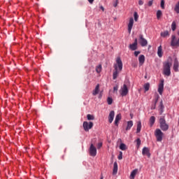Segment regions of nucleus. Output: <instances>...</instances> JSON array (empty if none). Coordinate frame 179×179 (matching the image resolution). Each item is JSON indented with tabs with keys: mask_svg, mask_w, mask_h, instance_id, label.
I'll list each match as a JSON object with an SVG mask.
<instances>
[{
	"mask_svg": "<svg viewBox=\"0 0 179 179\" xmlns=\"http://www.w3.org/2000/svg\"><path fill=\"white\" fill-rule=\"evenodd\" d=\"M115 62L113 65V68L115 71H113V79L115 80L117 78H118V75H120V73L122 71V60H121V57H117L116 58Z\"/></svg>",
	"mask_w": 179,
	"mask_h": 179,
	"instance_id": "obj_1",
	"label": "nucleus"
},
{
	"mask_svg": "<svg viewBox=\"0 0 179 179\" xmlns=\"http://www.w3.org/2000/svg\"><path fill=\"white\" fill-rule=\"evenodd\" d=\"M171 57H169L168 60L163 63V71L162 73L164 76H170L171 75Z\"/></svg>",
	"mask_w": 179,
	"mask_h": 179,
	"instance_id": "obj_2",
	"label": "nucleus"
},
{
	"mask_svg": "<svg viewBox=\"0 0 179 179\" xmlns=\"http://www.w3.org/2000/svg\"><path fill=\"white\" fill-rule=\"evenodd\" d=\"M164 134L160 129H157L155 131V136L157 142H162L163 141Z\"/></svg>",
	"mask_w": 179,
	"mask_h": 179,
	"instance_id": "obj_3",
	"label": "nucleus"
},
{
	"mask_svg": "<svg viewBox=\"0 0 179 179\" xmlns=\"http://www.w3.org/2000/svg\"><path fill=\"white\" fill-rule=\"evenodd\" d=\"M159 125L162 131H167L169 129V124L166 123V120L164 117L159 119Z\"/></svg>",
	"mask_w": 179,
	"mask_h": 179,
	"instance_id": "obj_4",
	"label": "nucleus"
},
{
	"mask_svg": "<svg viewBox=\"0 0 179 179\" xmlns=\"http://www.w3.org/2000/svg\"><path fill=\"white\" fill-rule=\"evenodd\" d=\"M134 17H129V21L127 22V30L129 34H131V32L132 31V27H134Z\"/></svg>",
	"mask_w": 179,
	"mask_h": 179,
	"instance_id": "obj_5",
	"label": "nucleus"
},
{
	"mask_svg": "<svg viewBox=\"0 0 179 179\" xmlns=\"http://www.w3.org/2000/svg\"><path fill=\"white\" fill-rule=\"evenodd\" d=\"M171 47H179V38L176 37L175 35L171 36Z\"/></svg>",
	"mask_w": 179,
	"mask_h": 179,
	"instance_id": "obj_6",
	"label": "nucleus"
},
{
	"mask_svg": "<svg viewBox=\"0 0 179 179\" xmlns=\"http://www.w3.org/2000/svg\"><path fill=\"white\" fill-rule=\"evenodd\" d=\"M129 92V90H128V87L125 84L123 85V87H122L120 90V95L122 97L127 96V94H128Z\"/></svg>",
	"mask_w": 179,
	"mask_h": 179,
	"instance_id": "obj_7",
	"label": "nucleus"
},
{
	"mask_svg": "<svg viewBox=\"0 0 179 179\" xmlns=\"http://www.w3.org/2000/svg\"><path fill=\"white\" fill-rule=\"evenodd\" d=\"M83 126L84 130L86 131V132H87L89 131V129H92V128H93V123L92 122H84Z\"/></svg>",
	"mask_w": 179,
	"mask_h": 179,
	"instance_id": "obj_8",
	"label": "nucleus"
},
{
	"mask_svg": "<svg viewBox=\"0 0 179 179\" xmlns=\"http://www.w3.org/2000/svg\"><path fill=\"white\" fill-rule=\"evenodd\" d=\"M90 155L93 157L97 155V149H96V147L93 144H91L90 147Z\"/></svg>",
	"mask_w": 179,
	"mask_h": 179,
	"instance_id": "obj_9",
	"label": "nucleus"
},
{
	"mask_svg": "<svg viewBox=\"0 0 179 179\" xmlns=\"http://www.w3.org/2000/svg\"><path fill=\"white\" fill-rule=\"evenodd\" d=\"M164 90V80H162L158 85V92L162 96Z\"/></svg>",
	"mask_w": 179,
	"mask_h": 179,
	"instance_id": "obj_10",
	"label": "nucleus"
},
{
	"mask_svg": "<svg viewBox=\"0 0 179 179\" xmlns=\"http://www.w3.org/2000/svg\"><path fill=\"white\" fill-rule=\"evenodd\" d=\"M140 44L142 47H146L148 45V41L143 38V35L139 36Z\"/></svg>",
	"mask_w": 179,
	"mask_h": 179,
	"instance_id": "obj_11",
	"label": "nucleus"
},
{
	"mask_svg": "<svg viewBox=\"0 0 179 179\" xmlns=\"http://www.w3.org/2000/svg\"><path fill=\"white\" fill-rule=\"evenodd\" d=\"M129 48L130 50H131V51H135L136 50L138 49V39L137 38H136L134 40V43L129 45Z\"/></svg>",
	"mask_w": 179,
	"mask_h": 179,
	"instance_id": "obj_12",
	"label": "nucleus"
},
{
	"mask_svg": "<svg viewBox=\"0 0 179 179\" xmlns=\"http://www.w3.org/2000/svg\"><path fill=\"white\" fill-rule=\"evenodd\" d=\"M178 68H179L178 59L176 58L173 62V69L175 72H178Z\"/></svg>",
	"mask_w": 179,
	"mask_h": 179,
	"instance_id": "obj_13",
	"label": "nucleus"
},
{
	"mask_svg": "<svg viewBox=\"0 0 179 179\" xmlns=\"http://www.w3.org/2000/svg\"><path fill=\"white\" fill-rule=\"evenodd\" d=\"M142 155H143V156H148V157H150V150L146 147H144L143 148Z\"/></svg>",
	"mask_w": 179,
	"mask_h": 179,
	"instance_id": "obj_14",
	"label": "nucleus"
},
{
	"mask_svg": "<svg viewBox=\"0 0 179 179\" xmlns=\"http://www.w3.org/2000/svg\"><path fill=\"white\" fill-rule=\"evenodd\" d=\"M115 115V113L114 112V110H111L108 115V122L110 124H111L113 121H114Z\"/></svg>",
	"mask_w": 179,
	"mask_h": 179,
	"instance_id": "obj_15",
	"label": "nucleus"
},
{
	"mask_svg": "<svg viewBox=\"0 0 179 179\" xmlns=\"http://www.w3.org/2000/svg\"><path fill=\"white\" fill-rule=\"evenodd\" d=\"M138 169H134L131 173H130V176L129 178L130 179H135V177H136V174H138Z\"/></svg>",
	"mask_w": 179,
	"mask_h": 179,
	"instance_id": "obj_16",
	"label": "nucleus"
},
{
	"mask_svg": "<svg viewBox=\"0 0 179 179\" xmlns=\"http://www.w3.org/2000/svg\"><path fill=\"white\" fill-rule=\"evenodd\" d=\"M139 66H142L145 64V55H141L138 57Z\"/></svg>",
	"mask_w": 179,
	"mask_h": 179,
	"instance_id": "obj_17",
	"label": "nucleus"
},
{
	"mask_svg": "<svg viewBox=\"0 0 179 179\" xmlns=\"http://www.w3.org/2000/svg\"><path fill=\"white\" fill-rule=\"evenodd\" d=\"M100 92V84H97L95 89L92 91V95L96 96Z\"/></svg>",
	"mask_w": 179,
	"mask_h": 179,
	"instance_id": "obj_18",
	"label": "nucleus"
},
{
	"mask_svg": "<svg viewBox=\"0 0 179 179\" xmlns=\"http://www.w3.org/2000/svg\"><path fill=\"white\" fill-rule=\"evenodd\" d=\"M117 173H118V164L117 163V162H115L113 164V175L115 176Z\"/></svg>",
	"mask_w": 179,
	"mask_h": 179,
	"instance_id": "obj_19",
	"label": "nucleus"
},
{
	"mask_svg": "<svg viewBox=\"0 0 179 179\" xmlns=\"http://www.w3.org/2000/svg\"><path fill=\"white\" fill-rule=\"evenodd\" d=\"M121 118H122V116L121 115V113H119L116 115L115 120V125L118 127V122H120Z\"/></svg>",
	"mask_w": 179,
	"mask_h": 179,
	"instance_id": "obj_20",
	"label": "nucleus"
},
{
	"mask_svg": "<svg viewBox=\"0 0 179 179\" xmlns=\"http://www.w3.org/2000/svg\"><path fill=\"white\" fill-rule=\"evenodd\" d=\"M157 55L158 57H159V58H162L163 57V48H162V45H159L158 47Z\"/></svg>",
	"mask_w": 179,
	"mask_h": 179,
	"instance_id": "obj_21",
	"label": "nucleus"
},
{
	"mask_svg": "<svg viewBox=\"0 0 179 179\" xmlns=\"http://www.w3.org/2000/svg\"><path fill=\"white\" fill-rule=\"evenodd\" d=\"M132 127H134V122L131 120L127 122V126L126 127V131H129V129H131V128H132Z\"/></svg>",
	"mask_w": 179,
	"mask_h": 179,
	"instance_id": "obj_22",
	"label": "nucleus"
},
{
	"mask_svg": "<svg viewBox=\"0 0 179 179\" xmlns=\"http://www.w3.org/2000/svg\"><path fill=\"white\" fill-rule=\"evenodd\" d=\"M160 35H161V37L166 38V37H169V36H170V34L169 33V31H164L161 32Z\"/></svg>",
	"mask_w": 179,
	"mask_h": 179,
	"instance_id": "obj_23",
	"label": "nucleus"
},
{
	"mask_svg": "<svg viewBox=\"0 0 179 179\" xmlns=\"http://www.w3.org/2000/svg\"><path fill=\"white\" fill-rule=\"evenodd\" d=\"M141 129H142V122H141V121H138L137 122V129H136L137 134H139V132H141Z\"/></svg>",
	"mask_w": 179,
	"mask_h": 179,
	"instance_id": "obj_24",
	"label": "nucleus"
},
{
	"mask_svg": "<svg viewBox=\"0 0 179 179\" xmlns=\"http://www.w3.org/2000/svg\"><path fill=\"white\" fill-rule=\"evenodd\" d=\"M155 121H156V117H155V116H151L150 118V127H153Z\"/></svg>",
	"mask_w": 179,
	"mask_h": 179,
	"instance_id": "obj_25",
	"label": "nucleus"
},
{
	"mask_svg": "<svg viewBox=\"0 0 179 179\" xmlns=\"http://www.w3.org/2000/svg\"><path fill=\"white\" fill-rule=\"evenodd\" d=\"M162 16H163V13L162 12V10H158L157 11V20H160V18L162 17Z\"/></svg>",
	"mask_w": 179,
	"mask_h": 179,
	"instance_id": "obj_26",
	"label": "nucleus"
},
{
	"mask_svg": "<svg viewBox=\"0 0 179 179\" xmlns=\"http://www.w3.org/2000/svg\"><path fill=\"white\" fill-rule=\"evenodd\" d=\"M173 10L176 13H179V1H178L176 3V4L175 5L174 8H173Z\"/></svg>",
	"mask_w": 179,
	"mask_h": 179,
	"instance_id": "obj_27",
	"label": "nucleus"
},
{
	"mask_svg": "<svg viewBox=\"0 0 179 179\" xmlns=\"http://www.w3.org/2000/svg\"><path fill=\"white\" fill-rule=\"evenodd\" d=\"M176 29H177V24L176 23V21H173L171 24V29L173 31H175Z\"/></svg>",
	"mask_w": 179,
	"mask_h": 179,
	"instance_id": "obj_28",
	"label": "nucleus"
},
{
	"mask_svg": "<svg viewBox=\"0 0 179 179\" xmlns=\"http://www.w3.org/2000/svg\"><path fill=\"white\" fill-rule=\"evenodd\" d=\"M150 88V84H149V83H147L144 85L145 92H148Z\"/></svg>",
	"mask_w": 179,
	"mask_h": 179,
	"instance_id": "obj_29",
	"label": "nucleus"
},
{
	"mask_svg": "<svg viewBox=\"0 0 179 179\" xmlns=\"http://www.w3.org/2000/svg\"><path fill=\"white\" fill-rule=\"evenodd\" d=\"M101 64H99L96 67V72H97V73H100L101 72Z\"/></svg>",
	"mask_w": 179,
	"mask_h": 179,
	"instance_id": "obj_30",
	"label": "nucleus"
},
{
	"mask_svg": "<svg viewBox=\"0 0 179 179\" xmlns=\"http://www.w3.org/2000/svg\"><path fill=\"white\" fill-rule=\"evenodd\" d=\"M120 150H127V145H125L124 143H121L120 145Z\"/></svg>",
	"mask_w": 179,
	"mask_h": 179,
	"instance_id": "obj_31",
	"label": "nucleus"
},
{
	"mask_svg": "<svg viewBox=\"0 0 179 179\" xmlns=\"http://www.w3.org/2000/svg\"><path fill=\"white\" fill-rule=\"evenodd\" d=\"M134 17L135 22H138V20L139 19V15H138L137 12H134Z\"/></svg>",
	"mask_w": 179,
	"mask_h": 179,
	"instance_id": "obj_32",
	"label": "nucleus"
},
{
	"mask_svg": "<svg viewBox=\"0 0 179 179\" xmlns=\"http://www.w3.org/2000/svg\"><path fill=\"white\" fill-rule=\"evenodd\" d=\"M87 118L88 121L93 120H94V116L92 115L88 114L87 115Z\"/></svg>",
	"mask_w": 179,
	"mask_h": 179,
	"instance_id": "obj_33",
	"label": "nucleus"
},
{
	"mask_svg": "<svg viewBox=\"0 0 179 179\" xmlns=\"http://www.w3.org/2000/svg\"><path fill=\"white\" fill-rule=\"evenodd\" d=\"M107 101H108V104H109V105L113 104V99L112 98L108 97L107 99Z\"/></svg>",
	"mask_w": 179,
	"mask_h": 179,
	"instance_id": "obj_34",
	"label": "nucleus"
},
{
	"mask_svg": "<svg viewBox=\"0 0 179 179\" xmlns=\"http://www.w3.org/2000/svg\"><path fill=\"white\" fill-rule=\"evenodd\" d=\"M117 159L118 160H122V152H120Z\"/></svg>",
	"mask_w": 179,
	"mask_h": 179,
	"instance_id": "obj_35",
	"label": "nucleus"
},
{
	"mask_svg": "<svg viewBox=\"0 0 179 179\" xmlns=\"http://www.w3.org/2000/svg\"><path fill=\"white\" fill-rule=\"evenodd\" d=\"M136 142L137 143V147L139 148V146H141V139L140 138H137Z\"/></svg>",
	"mask_w": 179,
	"mask_h": 179,
	"instance_id": "obj_36",
	"label": "nucleus"
},
{
	"mask_svg": "<svg viewBox=\"0 0 179 179\" xmlns=\"http://www.w3.org/2000/svg\"><path fill=\"white\" fill-rule=\"evenodd\" d=\"M161 8H162V9H165V7H164V0H162L161 1Z\"/></svg>",
	"mask_w": 179,
	"mask_h": 179,
	"instance_id": "obj_37",
	"label": "nucleus"
},
{
	"mask_svg": "<svg viewBox=\"0 0 179 179\" xmlns=\"http://www.w3.org/2000/svg\"><path fill=\"white\" fill-rule=\"evenodd\" d=\"M101 146H103V143H99L97 144V149H100V148H101Z\"/></svg>",
	"mask_w": 179,
	"mask_h": 179,
	"instance_id": "obj_38",
	"label": "nucleus"
},
{
	"mask_svg": "<svg viewBox=\"0 0 179 179\" xmlns=\"http://www.w3.org/2000/svg\"><path fill=\"white\" fill-rule=\"evenodd\" d=\"M140 54H141V52H139V51H135L134 52L135 57H138V55H139Z\"/></svg>",
	"mask_w": 179,
	"mask_h": 179,
	"instance_id": "obj_39",
	"label": "nucleus"
},
{
	"mask_svg": "<svg viewBox=\"0 0 179 179\" xmlns=\"http://www.w3.org/2000/svg\"><path fill=\"white\" fill-rule=\"evenodd\" d=\"M138 5H140V6L143 5V1L139 0V1H138Z\"/></svg>",
	"mask_w": 179,
	"mask_h": 179,
	"instance_id": "obj_40",
	"label": "nucleus"
},
{
	"mask_svg": "<svg viewBox=\"0 0 179 179\" xmlns=\"http://www.w3.org/2000/svg\"><path fill=\"white\" fill-rule=\"evenodd\" d=\"M152 5H153V1H150L148 2V6H152Z\"/></svg>",
	"mask_w": 179,
	"mask_h": 179,
	"instance_id": "obj_41",
	"label": "nucleus"
},
{
	"mask_svg": "<svg viewBox=\"0 0 179 179\" xmlns=\"http://www.w3.org/2000/svg\"><path fill=\"white\" fill-rule=\"evenodd\" d=\"M113 90H114V92H117V90H118V86L114 87Z\"/></svg>",
	"mask_w": 179,
	"mask_h": 179,
	"instance_id": "obj_42",
	"label": "nucleus"
},
{
	"mask_svg": "<svg viewBox=\"0 0 179 179\" xmlns=\"http://www.w3.org/2000/svg\"><path fill=\"white\" fill-rule=\"evenodd\" d=\"M99 8L103 12H104V7H103V6H101Z\"/></svg>",
	"mask_w": 179,
	"mask_h": 179,
	"instance_id": "obj_43",
	"label": "nucleus"
},
{
	"mask_svg": "<svg viewBox=\"0 0 179 179\" xmlns=\"http://www.w3.org/2000/svg\"><path fill=\"white\" fill-rule=\"evenodd\" d=\"M88 2H90L92 4L93 3V2H94V0H88Z\"/></svg>",
	"mask_w": 179,
	"mask_h": 179,
	"instance_id": "obj_44",
	"label": "nucleus"
},
{
	"mask_svg": "<svg viewBox=\"0 0 179 179\" xmlns=\"http://www.w3.org/2000/svg\"><path fill=\"white\" fill-rule=\"evenodd\" d=\"M130 115H131V117L132 118V114H130Z\"/></svg>",
	"mask_w": 179,
	"mask_h": 179,
	"instance_id": "obj_45",
	"label": "nucleus"
},
{
	"mask_svg": "<svg viewBox=\"0 0 179 179\" xmlns=\"http://www.w3.org/2000/svg\"><path fill=\"white\" fill-rule=\"evenodd\" d=\"M100 179H103V176H101Z\"/></svg>",
	"mask_w": 179,
	"mask_h": 179,
	"instance_id": "obj_46",
	"label": "nucleus"
},
{
	"mask_svg": "<svg viewBox=\"0 0 179 179\" xmlns=\"http://www.w3.org/2000/svg\"><path fill=\"white\" fill-rule=\"evenodd\" d=\"M117 6V4H115V7Z\"/></svg>",
	"mask_w": 179,
	"mask_h": 179,
	"instance_id": "obj_47",
	"label": "nucleus"
}]
</instances>
